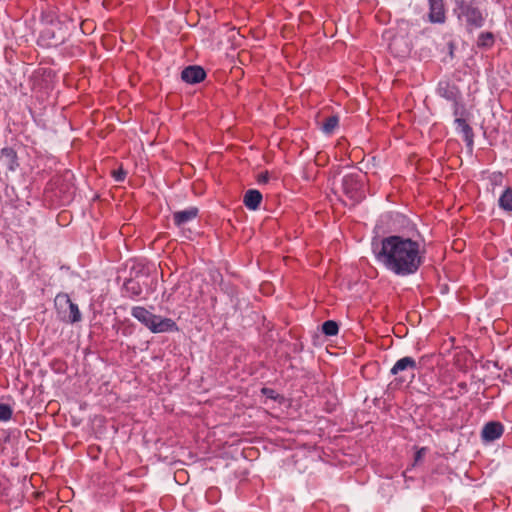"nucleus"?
Segmentation results:
<instances>
[{
  "label": "nucleus",
  "instance_id": "obj_25",
  "mask_svg": "<svg viewBox=\"0 0 512 512\" xmlns=\"http://www.w3.org/2000/svg\"><path fill=\"white\" fill-rule=\"evenodd\" d=\"M454 115H458V109H455Z\"/></svg>",
  "mask_w": 512,
  "mask_h": 512
},
{
  "label": "nucleus",
  "instance_id": "obj_8",
  "mask_svg": "<svg viewBox=\"0 0 512 512\" xmlns=\"http://www.w3.org/2000/svg\"><path fill=\"white\" fill-rule=\"evenodd\" d=\"M206 77L205 70L200 66H188L181 72V79L188 84H196Z\"/></svg>",
  "mask_w": 512,
  "mask_h": 512
},
{
  "label": "nucleus",
  "instance_id": "obj_23",
  "mask_svg": "<svg viewBox=\"0 0 512 512\" xmlns=\"http://www.w3.org/2000/svg\"><path fill=\"white\" fill-rule=\"evenodd\" d=\"M269 173L266 171V172H262L258 175L257 177V181L259 184H265L269 181Z\"/></svg>",
  "mask_w": 512,
  "mask_h": 512
},
{
  "label": "nucleus",
  "instance_id": "obj_13",
  "mask_svg": "<svg viewBox=\"0 0 512 512\" xmlns=\"http://www.w3.org/2000/svg\"><path fill=\"white\" fill-rule=\"evenodd\" d=\"M499 207L507 212H512V188L504 190L498 200Z\"/></svg>",
  "mask_w": 512,
  "mask_h": 512
},
{
  "label": "nucleus",
  "instance_id": "obj_12",
  "mask_svg": "<svg viewBox=\"0 0 512 512\" xmlns=\"http://www.w3.org/2000/svg\"><path fill=\"white\" fill-rule=\"evenodd\" d=\"M454 122L456 124V129L463 134L464 140L468 144H472L474 134L471 126L467 123V121L463 118H456Z\"/></svg>",
  "mask_w": 512,
  "mask_h": 512
},
{
  "label": "nucleus",
  "instance_id": "obj_15",
  "mask_svg": "<svg viewBox=\"0 0 512 512\" xmlns=\"http://www.w3.org/2000/svg\"><path fill=\"white\" fill-rule=\"evenodd\" d=\"M42 38L48 40V45L51 46L59 45L64 39L63 36H56L53 25L42 32Z\"/></svg>",
  "mask_w": 512,
  "mask_h": 512
},
{
  "label": "nucleus",
  "instance_id": "obj_5",
  "mask_svg": "<svg viewBox=\"0 0 512 512\" xmlns=\"http://www.w3.org/2000/svg\"><path fill=\"white\" fill-rule=\"evenodd\" d=\"M417 363L413 357L406 356L396 361L391 368L392 375H400V380L405 381L407 378L412 380L415 377Z\"/></svg>",
  "mask_w": 512,
  "mask_h": 512
},
{
  "label": "nucleus",
  "instance_id": "obj_1",
  "mask_svg": "<svg viewBox=\"0 0 512 512\" xmlns=\"http://www.w3.org/2000/svg\"><path fill=\"white\" fill-rule=\"evenodd\" d=\"M375 258L388 272L407 277L418 272L426 258V247L420 236L389 235L381 239Z\"/></svg>",
  "mask_w": 512,
  "mask_h": 512
},
{
  "label": "nucleus",
  "instance_id": "obj_22",
  "mask_svg": "<svg viewBox=\"0 0 512 512\" xmlns=\"http://www.w3.org/2000/svg\"><path fill=\"white\" fill-rule=\"evenodd\" d=\"M112 176L115 179V181L122 182L126 177V172L122 168H119L118 170H114L112 172Z\"/></svg>",
  "mask_w": 512,
  "mask_h": 512
},
{
  "label": "nucleus",
  "instance_id": "obj_3",
  "mask_svg": "<svg viewBox=\"0 0 512 512\" xmlns=\"http://www.w3.org/2000/svg\"><path fill=\"white\" fill-rule=\"evenodd\" d=\"M55 307L58 315L63 321L76 323L81 320V313L78 305L72 302L68 294H57L55 297Z\"/></svg>",
  "mask_w": 512,
  "mask_h": 512
},
{
  "label": "nucleus",
  "instance_id": "obj_9",
  "mask_svg": "<svg viewBox=\"0 0 512 512\" xmlns=\"http://www.w3.org/2000/svg\"><path fill=\"white\" fill-rule=\"evenodd\" d=\"M198 215V208L189 207L185 210L176 211L173 213V221L176 226L182 227L188 222L195 219Z\"/></svg>",
  "mask_w": 512,
  "mask_h": 512
},
{
  "label": "nucleus",
  "instance_id": "obj_19",
  "mask_svg": "<svg viewBox=\"0 0 512 512\" xmlns=\"http://www.w3.org/2000/svg\"><path fill=\"white\" fill-rule=\"evenodd\" d=\"M438 92L442 97H444L450 101H455L457 98V93L447 83L445 84V86H442L440 84V86L438 88Z\"/></svg>",
  "mask_w": 512,
  "mask_h": 512
},
{
  "label": "nucleus",
  "instance_id": "obj_7",
  "mask_svg": "<svg viewBox=\"0 0 512 512\" xmlns=\"http://www.w3.org/2000/svg\"><path fill=\"white\" fill-rule=\"evenodd\" d=\"M504 433V426L500 422L491 421L484 425L481 438L484 442H493Z\"/></svg>",
  "mask_w": 512,
  "mask_h": 512
},
{
  "label": "nucleus",
  "instance_id": "obj_18",
  "mask_svg": "<svg viewBox=\"0 0 512 512\" xmlns=\"http://www.w3.org/2000/svg\"><path fill=\"white\" fill-rule=\"evenodd\" d=\"M494 43V36L491 32H483L478 36L477 45L479 47H491Z\"/></svg>",
  "mask_w": 512,
  "mask_h": 512
},
{
  "label": "nucleus",
  "instance_id": "obj_20",
  "mask_svg": "<svg viewBox=\"0 0 512 512\" xmlns=\"http://www.w3.org/2000/svg\"><path fill=\"white\" fill-rule=\"evenodd\" d=\"M1 154L5 157H7L10 161V169L11 170H14V166L17 165V162H16V153L13 149L11 148H3L1 150Z\"/></svg>",
  "mask_w": 512,
  "mask_h": 512
},
{
  "label": "nucleus",
  "instance_id": "obj_6",
  "mask_svg": "<svg viewBox=\"0 0 512 512\" xmlns=\"http://www.w3.org/2000/svg\"><path fill=\"white\" fill-rule=\"evenodd\" d=\"M458 8L461 15L465 17L469 26L480 28L484 25L485 18L477 7H474L473 5L465 2H461Z\"/></svg>",
  "mask_w": 512,
  "mask_h": 512
},
{
  "label": "nucleus",
  "instance_id": "obj_11",
  "mask_svg": "<svg viewBox=\"0 0 512 512\" xmlns=\"http://www.w3.org/2000/svg\"><path fill=\"white\" fill-rule=\"evenodd\" d=\"M262 201V194L256 189L248 190L243 199L244 205L250 210H256Z\"/></svg>",
  "mask_w": 512,
  "mask_h": 512
},
{
  "label": "nucleus",
  "instance_id": "obj_16",
  "mask_svg": "<svg viewBox=\"0 0 512 512\" xmlns=\"http://www.w3.org/2000/svg\"><path fill=\"white\" fill-rule=\"evenodd\" d=\"M124 288L126 292L130 294L131 297H137L142 293V288L140 284L132 279L127 280L124 283Z\"/></svg>",
  "mask_w": 512,
  "mask_h": 512
},
{
  "label": "nucleus",
  "instance_id": "obj_10",
  "mask_svg": "<svg viewBox=\"0 0 512 512\" xmlns=\"http://www.w3.org/2000/svg\"><path fill=\"white\" fill-rule=\"evenodd\" d=\"M429 20L432 23H444L446 20L443 1L429 3Z\"/></svg>",
  "mask_w": 512,
  "mask_h": 512
},
{
  "label": "nucleus",
  "instance_id": "obj_24",
  "mask_svg": "<svg viewBox=\"0 0 512 512\" xmlns=\"http://www.w3.org/2000/svg\"><path fill=\"white\" fill-rule=\"evenodd\" d=\"M425 453V448H421L420 450H418L415 454V461H419L423 454Z\"/></svg>",
  "mask_w": 512,
  "mask_h": 512
},
{
  "label": "nucleus",
  "instance_id": "obj_14",
  "mask_svg": "<svg viewBox=\"0 0 512 512\" xmlns=\"http://www.w3.org/2000/svg\"><path fill=\"white\" fill-rule=\"evenodd\" d=\"M339 117L337 115H330L321 124V130L325 134H332L334 130L338 127Z\"/></svg>",
  "mask_w": 512,
  "mask_h": 512
},
{
  "label": "nucleus",
  "instance_id": "obj_17",
  "mask_svg": "<svg viewBox=\"0 0 512 512\" xmlns=\"http://www.w3.org/2000/svg\"><path fill=\"white\" fill-rule=\"evenodd\" d=\"M339 326L337 322L333 320H327L322 324V332L326 336H335L338 334Z\"/></svg>",
  "mask_w": 512,
  "mask_h": 512
},
{
  "label": "nucleus",
  "instance_id": "obj_2",
  "mask_svg": "<svg viewBox=\"0 0 512 512\" xmlns=\"http://www.w3.org/2000/svg\"><path fill=\"white\" fill-rule=\"evenodd\" d=\"M131 315L147 327L152 333H163L177 330L175 321L170 318H163L155 315L142 306L133 307Z\"/></svg>",
  "mask_w": 512,
  "mask_h": 512
},
{
  "label": "nucleus",
  "instance_id": "obj_21",
  "mask_svg": "<svg viewBox=\"0 0 512 512\" xmlns=\"http://www.w3.org/2000/svg\"><path fill=\"white\" fill-rule=\"evenodd\" d=\"M12 417V409L7 404H0V420L8 421Z\"/></svg>",
  "mask_w": 512,
  "mask_h": 512
},
{
  "label": "nucleus",
  "instance_id": "obj_4",
  "mask_svg": "<svg viewBox=\"0 0 512 512\" xmlns=\"http://www.w3.org/2000/svg\"><path fill=\"white\" fill-rule=\"evenodd\" d=\"M342 189L353 203H358L364 198L363 183L359 174L345 175L342 180Z\"/></svg>",
  "mask_w": 512,
  "mask_h": 512
}]
</instances>
